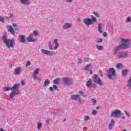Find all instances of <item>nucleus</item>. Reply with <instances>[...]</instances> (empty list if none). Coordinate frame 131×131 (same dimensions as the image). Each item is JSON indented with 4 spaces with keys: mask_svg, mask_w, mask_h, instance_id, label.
<instances>
[{
    "mask_svg": "<svg viewBox=\"0 0 131 131\" xmlns=\"http://www.w3.org/2000/svg\"><path fill=\"white\" fill-rule=\"evenodd\" d=\"M50 83H51V81L50 80L47 79L44 81L43 86L45 88H47V86H49V85H50Z\"/></svg>",
    "mask_w": 131,
    "mask_h": 131,
    "instance_id": "nucleus-21",
    "label": "nucleus"
},
{
    "mask_svg": "<svg viewBox=\"0 0 131 131\" xmlns=\"http://www.w3.org/2000/svg\"><path fill=\"white\" fill-rule=\"evenodd\" d=\"M21 5L24 6H29L31 4V1L30 0H20Z\"/></svg>",
    "mask_w": 131,
    "mask_h": 131,
    "instance_id": "nucleus-14",
    "label": "nucleus"
},
{
    "mask_svg": "<svg viewBox=\"0 0 131 131\" xmlns=\"http://www.w3.org/2000/svg\"><path fill=\"white\" fill-rule=\"evenodd\" d=\"M66 3H72L73 0H66Z\"/></svg>",
    "mask_w": 131,
    "mask_h": 131,
    "instance_id": "nucleus-44",
    "label": "nucleus"
},
{
    "mask_svg": "<svg viewBox=\"0 0 131 131\" xmlns=\"http://www.w3.org/2000/svg\"><path fill=\"white\" fill-rule=\"evenodd\" d=\"M18 40H19L20 42L23 43H26V39H25V36L24 35H21L18 36Z\"/></svg>",
    "mask_w": 131,
    "mask_h": 131,
    "instance_id": "nucleus-17",
    "label": "nucleus"
},
{
    "mask_svg": "<svg viewBox=\"0 0 131 131\" xmlns=\"http://www.w3.org/2000/svg\"><path fill=\"white\" fill-rule=\"evenodd\" d=\"M102 24H98V31L99 33H103V31L102 30Z\"/></svg>",
    "mask_w": 131,
    "mask_h": 131,
    "instance_id": "nucleus-27",
    "label": "nucleus"
},
{
    "mask_svg": "<svg viewBox=\"0 0 131 131\" xmlns=\"http://www.w3.org/2000/svg\"><path fill=\"white\" fill-rule=\"evenodd\" d=\"M98 108H99V107H97V109H98Z\"/></svg>",
    "mask_w": 131,
    "mask_h": 131,
    "instance_id": "nucleus-54",
    "label": "nucleus"
},
{
    "mask_svg": "<svg viewBox=\"0 0 131 131\" xmlns=\"http://www.w3.org/2000/svg\"><path fill=\"white\" fill-rule=\"evenodd\" d=\"M125 115H126V117L127 118H130V115H129V113L127 112V111L124 112Z\"/></svg>",
    "mask_w": 131,
    "mask_h": 131,
    "instance_id": "nucleus-37",
    "label": "nucleus"
},
{
    "mask_svg": "<svg viewBox=\"0 0 131 131\" xmlns=\"http://www.w3.org/2000/svg\"><path fill=\"white\" fill-rule=\"evenodd\" d=\"M130 40L129 39L121 38V41L122 44L114 48V50L113 51V54L116 56V54H117V51H119V50L125 49H127V48H129V45H128V42H129Z\"/></svg>",
    "mask_w": 131,
    "mask_h": 131,
    "instance_id": "nucleus-2",
    "label": "nucleus"
},
{
    "mask_svg": "<svg viewBox=\"0 0 131 131\" xmlns=\"http://www.w3.org/2000/svg\"><path fill=\"white\" fill-rule=\"evenodd\" d=\"M14 17H15L14 16V14L11 13V14H10V16H9V18H14Z\"/></svg>",
    "mask_w": 131,
    "mask_h": 131,
    "instance_id": "nucleus-43",
    "label": "nucleus"
},
{
    "mask_svg": "<svg viewBox=\"0 0 131 131\" xmlns=\"http://www.w3.org/2000/svg\"><path fill=\"white\" fill-rule=\"evenodd\" d=\"M39 71H40V69L37 68L35 69V70L33 72L32 74V77L34 79V80L35 81L37 80L38 82H41V78L39 77H37V75L38 73H39Z\"/></svg>",
    "mask_w": 131,
    "mask_h": 131,
    "instance_id": "nucleus-6",
    "label": "nucleus"
},
{
    "mask_svg": "<svg viewBox=\"0 0 131 131\" xmlns=\"http://www.w3.org/2000/svg\"><path fill=\"white\" fill-rule=\"evenodd\" d=\"M93 15H94V16H95L96 18H100V17H101V15L99 14V12H98L94 11Z\"/></svg>",
    "mask_w": 131,
    "mask_h": 131,
    "instance_id": "nucleus-30",
    "label": "nucleus"
},
{
    "mask_svg": "<svg viewBox=\"0 0 131 131\" xmlns=\"http://www.w3.org/2000/svg\"><path fill=\"white\" fill-rule=\"evenodd\" d=\"M91 18L92 19L90 18H84L83 19V22L85 25L90 26V25H92L93 24V22H97V18L94 16V15H91Z\"/></svg>",
    "mask_w": 131,
    "mask_h": 131,
    "instance_id": "nucleus-5",
    "label": "nucleus"
},
{
    "mask_svg": "<svg viewBox=\"0 0 131 131\" xmlns=\"http://www.w3.org/2000/svg\"><path fill=\"white\" fill-rule=\"evenodd\" d=\"M2 40L4 43L6 45V47L10 49V48H14L16 43L15 42V39H8L7 36H3L2 37Z\"/></svg>",
    "mask_w": 131,
    "mask_h": 131,
    "instance_id": "nucleus-3",
    "label": "nucleus"
},
{
    "mask_svg": "<svg viewBox=\"0 0 131 131\" xmlns=\"http://www.w3.org/2000/svg\"><path fill=\"white\" fill-rule=\"evenodd\" d=\"M71 27H72V24L69 23L64 24L62 26V28L64 30L69 29V28H71Z\"/></svg>",
    "mask_w": 131,
    "mask_h": 131,
    "instance_id": "nucleus-15",
    "label": "nucleus"
},
{
    "mask_svg": "<svg viewBox=\"0 0 131 131\" xmlns=\"http://www.w3.org/2000/svg\"><path fill=\"white\" fill-rule=\"evenodd\" d=\"M60 81V79L57 78L53 80V83L54 84H58L59 83V81Z\"/></svg>",
    "mask_w": 131,
    "mask_h": 131,
    "instance_id": "nucleus-33",
    "label": "nucleus"
},
{
    "mask_svg": "<svg viewBox=\"0 0 131 131\" xmlns=\"http://www.w3.org/2000/svg\"><path fill=\"white\" fill-rule=\"evenodd\" d=\"M19 86V83H15L12 88H10L9 86L4 87L3 91L4 92H9V91H12V92L10 94V97L11 99H13L15 96H17V95H19L20 93V91H19V90H18Z\"/></svg>",
    "mask_w": 131,
    "mask_h": 131,
    "instance_id": "nucleus-1",
    "label": "nucleus"
},
{
    "mask_svg": "<svg viewBox=\"0 0 131 131\" xmlns=\"http://www.w3.org/2000/svg\"><path fill=\"white\" fill-rule=\"evenodd\" d=\"M71 99L75 101H78V102L80 104H83L84 102H85L84 100L81 99L80 98V96H79V95L78 94L72 95L71 97Z\"/></svg>",
    "mask_w": 131,
    "mask_h": 131,
    "instance_id": "nucleus-8",
    "label": "nucleus"
},
{
    "mask_svg": "<svg viewBox=\"0 0 131 131\" xmlns=\"http://www.w3.org/2000/svg\"><path fill=\"white\" fill-rule=\"evenodd\" d=\"M103 35V36H107V34L106 33H104Z\"/></svg>",
    "mask_w": 131,
    "mask_h": 131,
    "instance_id": "nucleus-49",
    "label": "nucleus"
},
{
    "mask_svg": "<svg viewBox=\"0 0 131 131\" xmlns=\"http://www.w3.org/2000/svg\"><path fill=\"white\" fill-rule=\"evenodd\" d=\"M78 94L81 95V97H83L84 98H85L86 97V94H85V93L82 91H80L78 92Z\"/></svg>",
    "mask_w": 131,
    "mask_h": 131,
    "instance_id": "nucleus-24",
    "label": "nucleus"
},
{
    "mask_svg": "<svg viewBox=\"0 0 131 131\" xmlns=\"http://www.w3.org/2000/svg\"><path fill=\"white\" fill-rule=\"evenodd\" d=\"M30 65H31V62L30 61H27L26 67H27L28 66H30Z\"/></svg>",
    "mask_w": 131,
    "mask_h": 131,
    "instance_id": "nucleus-40",
    "label": "nucleus"
},
{
    "mask_svg": "<svg viewBox=\"0 0 131 131\" xmlns=\"http://www.w3.org/2000/svg\"><path fill=\"white\" fill-rule=\"evenodd\" d=\"M0 131H5V129H3L2 128H0Z\"/></svg>",
    "mask_w": 131,
    "mask_h": 131,
    "instance_id": "nucleus-50",
    "label": "nucleus"
},
{
    "mask_svg": "<svg viewBox=\"0 0 131 131\" xmlns=\"http://www.w3.org/2000/svg\"><path fill=\"white\" fill-rule=\"evenodd\" d=\"M0 21H1L2 22H4V17H2L0 16Z\"/></svg>",
    "mask_w": 131,
    "mask_h": 131,
    "instance_id": "nucleus-45",
    "label": "nucleus"
},
{
    "mask_svg": "<svg viewBox=\"0 0 131 131\" xmlns=\"http://www.w3.org/2000/svg\"><path fill=\"white\" fill-rule=\"evenodd\" d=\"M81 62H82L81 59L79 58L78 61V63H81Z\"/></svg>",
    "mask_w": 131,
    "mask_h": 131,
    "instance_id": "nucleus-47",
    "label": "nucleus"
},
{
    "mask_svg": "<svg viewBox=\"0 0 131 131\" xmlns=\"http://www.w3.org/2000/svg\"><path fill=\"white\" fill-rule=\"evenodd\" d=\"M62 82H63L64 84L66 85H71V84L73 83L71 78H64L62 79Z\"/></svg>",
    "mask_w": 131,
    "mask_h": 131,
    "instance_id": "nucleus-12",
    "label": "nucleus"
},
{
    "mask_svg": "<svg viewBox=\"0 0 131 131\" xmlns=\"http://www.w3.org/2000/svg\"><path fill=\"white\" fill-rule=\"evenodd\" d=\"M127 86L129 89H131V76L127 81Z\"/></svg>",
    "mask_w": 131,
    "mask_h": 131,
    "instance_id": "nucleus-31",
    "label": "nucleus"
},
{
    "mask_svg": "<svg viewBox=\"0 0 131 131\" xmlns=\"http://www.w3.org/2000/svg\"><path fill=\"white\" fill-rule=\"evenodd\" d=\"M59 39H55L54 40V45L53 46L52 45V42L49 41L48 42V47L50 51H56V50H58L59 49V47H60V44H59Z\"/></svg>",
    "mask_w": 131,
    "mask_h": 131,
    "instance_id": "nucleus-4",
    "label": "nucleus"
},
{
    "mask_svg": "<svg viewBox=\"0 0 131 131\" xmlns=\"http://www.w3.org/2000/svg\"><path fill=\"white\" fill-rule=\"evenodd\" d=\"M83 118H84V121H85V122L89 121V120H90L91 119V118H90V116L87 115L84 116Z\"/></svg>",
    "mask_w": 131,
    "mask_h": 131,
    "instance_id": "nucleus-28",
    "label": "nucleus"
},
{
    "mask_svg": "<svg viewBox=\"0 0 131 131\" xmlns=\"http://www.w3.org/2000/svg\"><path fill=\"white\" fill-rule=\"evenodd\" d=\"M26 83H25V81H24V80H22V81H21V85H25Z\"/></svg>",
    "mask_w": 131,
    "mask_h": 131,
    "instance_id": "nucleus-42",
    "label": "nucleus"
},
{
    "mask_svg": "<svg viewBox=\"0 0 131 131\" xmlns=\"http://www.w3.org/2000/svg\"><path fill=\"white\" fill-rule=\"evenodd\" d=\"M115 124V121H114V120H111L108 126L109 129H112Z\"/></svg>",
    "mask_w": 131,
    "mask_h": 131,
    "instance_id": "nucleus-20",
    "label": "nucleus"
},
{
    "mask_svg": "<svg viewBox=\"0 0 131 131\" xmlns=\"http://www.w3.org/2000/svg\"><path fill=\"white\" fill-rule=\"evenodd\" d=\"M33 34L35 35V36H37V35H38V31L36 30L34 31Z\"/></svg>",
    "mask_w": 131,
    "mask_h": 131,
    "instance_id": "nucleus-38",
    "label": "nucleus"
},
{
    "mask_svg": "<svg viewBox=\"0 0 131 131\" xmlns=\"http://www.w3.org/2000/svg\"><path fill=\"white\" fill-rule=\"evenodd\" d=\"M96 48L97 50H98V51H102V50H103V46H97Z\"/></svg>",
    "mask_w": 131,
    "mask_h": 131,
    "instance_id": "nucleus-36",
    "label": "nucleus"
},
{
    "mask_svg": "<svg viewBox=\"0 0 131 131\" xmlns=\"http://www.w3.org/2000/svg\"><path fill=\"white\" fill-rule=\"evenodd\" d=\"M33 36V34H31L30 36L27 37L26 38L27 41L29 42H34V41L35 40V39L32 38V36Z\"/></svg>",
    "mask_w": 131,
    "mask_h": 131,
    "instance_id": "nucleus-18",
    "label": "nucleus"
},
{
    "mask_svg": "<svg viewBox=\"0 0 131 131\" xmlns=\"http://www.w3.org/2000/svg\"><path fill=\"white\" fill-rule=\"evenodd\" d=\"M97 113V111H96V110H93L92 111L93 115H96Z\"/></svg>",
    "mask_w": 131,
    "mask_h": 131,
    "instance_id": "nucleus-41",
    "label": "nucleus"
},
{
    "mask_svg": "<svg viewBox=\"0 0 131 131\" xmlns=\"http://www.w3.org/2000/svg\"><path fill=\"white\" fill-rule=\"evenodd\" d=\"M87 88H91L92 86V80L90 79L86 83Z\"/></svg>",
    "mask_w": 131,
    "mask_h": 131,
    "instance_id": "nucleus-23",
    "label": "nucleus"
},
{
    "mask_svg": "<svg viewBox=\"0 0 131 131\" xmlns=\"http://www.w3.org/2000/svg\"><path fill=\"white\" fill-rule=\"evenodd\" d=\"M126 56H127V54H126V53L121 52L119 54V55H118V59H121V58H125Z\"/></svg>",
    "mask_w": 131,
    "mask_h": 131,
    "instance_id": "nucleus-19",
    "label": "nucleus"
},
{
    "mask_svg": "<svg viewBox=\"0 0 131 131\" xmlns=\"http://www.w3.org/2000/svg\"><path fill=\"white\" fill-rule=\"evenodd\" d=\"M120 115H121V112L117 109L112 112L110 117L117 118V117H120Z\"/></svg>",
    "mask_w": 131,
    "mask_h": 131,
    "instance_id": "nucleus-11",
    "label": "nucleus"
},
{
    "mask_svg": "<svg viewBox=\"0 0 131 131\" xmlns=\"http://www.w3.org/2000/svg\"><path fill=\"white\" fill-rule=\"evenodd\" d=\"M22 72V68L18 67L14 70V75H19Z\"/></svg>",
    "mask_w": 131,
    "mask_h": 131,
    "instance_id": "nucleus-16",
    "label": "nucleus"
},
{
    "mask_svg": "<svg viewBox=\"0 0 131 131\" xmlns=\"http://www.w3.org/2000/svg\"><path fill=\"white\" fill-rule=\"evenodd\" d=\"M116 68L118 69H120V68H122V64L120 63H118L117 65H116Z\"/></svg>",
    "mask_w": 131,
    "mask_h": 131,
    "instance_id": "nucleus-35",
    "label": "nucleus"
},
{
    "mask_svg": "<svg viewBox=\"0 0 131 131\" xmlns=\"http://www.w3.org/2000/svg\"><path fill=\"white\" fill-rule=\"evenodd\" d=\"M91 102L94 104V105H95L96 104H97V100H96V99H92L91 100Z\"/></svg>",
    "mask_w": 131,
    "mask_h": 131,
    "instance_id": "nucleus-39",
    "label": "nucleus"
},
{
    "mask_svg": "<svg viewBox=\"0 0 131 131\" xmlns=\"http://www.w3.org/2000/svg\"><path fill=\"white\" fill-rule=\"evenodd\" d=\"M6 28L8 32L11 33L12 35H15V31L14 30V29H13V27H12V26H7Z\"/></svg>",
    "mask_w": 131,
    "mask_h": 131,
    "instance_id": "nucleus-13",
    "label": "nucleus"
},
{
    "mask_svg": "<svg viewBox=\"0 0 131 131\" xmlns=\"http://www.w3.org/2000/svg\"><path fill=\"white\" fill-rule=\"evenodd\" d=\"M41 52L43 55H47V56H55L56 55L55 52L46 50L45 49H41Z\"/></svg>",
    "mask_w": 131,
    "mask_h": 131,
    "instance_id": "nucleus-10",
    "label": "nucleus"
},
{
    "mask_svg": "<svg viewBox=\"0 0 131 131\" xmlns=\"http://www.w3.org/2000/svg\"><path fill=\"white\" fill-rule=\"evenodd\" d=\"M42 126V124L40 122H38L37 123V129H40Z\"/></svg>",
    "mask_w": 131,
    "mask_h": 131,
    "instance_id": "nucleus-29",
    "label": "nucleus"
},
{
    "mask_svg": "<svg viewBox=\"0 0 131 131\" xmlns=\"http://www.w3.org/2000/svg\"><path fill=\"white\" fill-rule=\"evenodd\" d=\"M116 72L115 71V70L113 68H110L107 71V77L109 79H114L115 78V77L116 76Z\"/></svg>",
    "mask_w": 131,
    "mask_h": 131,
    "instance_id": "nucleus-7",
    "label": "nucleus"
},
{
    "mask_svg": "<svg viewBox=\"0 0 131 131\" xmlns=\"http://www.w3.org/2000/svg\"><path fill=\"white\" fill-rule=\"evenodd\" d=\"M91 69H93V65L92 64H89L84 67V70L89 71Z\"/></svg>",
    "mask_w": 131,
    "mask_h": 131,
    "instance_id": "nucleus-22",
    "label": "nucleus"
},
{
    "mask_svg": "<svg viewBox=\"0 0 131 131\" xmlns=\"http://www.w3.org/2000/svg\"><path fill=\"white\" fill-rule=\"evenodd\" d=\"M100 76H103V74H102V71L99 70Z\"/></svg>",
    "mask_w": 131,
    "mask_h": 131,
    "instance_id": "nucleus-46",
    "label": "nucleus"
},
{
    "mask_svg": "<svg viewBox=\"0 0 131 131\" xmlns=\"http://www.w3.org/2000/svg\"><path fill=\"white\" fill-rule=\"evenodd\" d=\"M122 119H125V116H122Z\"/></svg>",
    "mask_w": 131,
    "mask_h": 131,
    "instance_id": "nucleus-53",
    "label": "nucleus"
},
{
    "mask_svg": "<svg viewBox=\"0 0 131 131\" xmlns=\"http://www.w3.org/2000/svg\"><path fill=\"white\" fill-rule=\"evenodd\" d=\"M93 81L97 83V84H99V85H103V82L101 80L100 77H99V75L97 74H95L92 77Z\"/></svg>",
    "mask_w": 131,
    "mask_h": 131,
    "instance_id": "nucleus-9",
    "label": "nucleus"
},
{
    "mask_svg": "<svg viewBox=\"0 0 131 131\" xmlns=\"http://www.w3.org/2000/svg\"><path fill=\"white\" fill-rule=\"evenodd\" d=\"M57 89H58V86H57L56 85H53V87H50L49 88V90L51 91V92H54V90H56Z\"/></svg>",
    "mask_w": 131,
    "mask_h": 131,
    "instance_id": "nucleus-26",
    "label": "nucleus"
},
{
    "mask_svg": "<svg viewBox=\"0 0 131 131\" xmlns=\"http://www.w3.org/2000/svg\"><path fill=\"white\" fill-rule=\"evenodd\" d=\"M126 23H131V17L128 16L125 19Z\"/></svg>",
    "mask_w": 131,
    "mask_h": 131,
    "instance_id": "nucleus-32",
    "label": "nucleus"
},
{
    "mask_svg": "<svg viewBox=\"0 0 131 131\" xmlns=\"http://www.w3.org/2000/svg\"><path fill=\"white\" fill-rule=\"evenodd\" d=\"M102 41H103V39L102 38H98L95 40V42H96L97 43H99V42H102Z\"/></svg>",
    "mask_w": 131,
    "mask_h": 131,
    "instance_id": "nucleus-34",
    "label": "nucleus"
},
{
    "mask_svg": "<svg viewBox=\"0 0 131 131\" xmlns=\"http://www.w3.org/2000/svg\"><path fill=\"white\" fill-rule=\"evenodd\" d=\"M13 27H17V24H12Z\"/></svg>",
    "mask_w": 131,
    "mask_h": 131,
    "instance_id": "nucleus-48",
    "label": "nucleus"
},
{
    "mask_svg": "<svg viewBox=\"0 0 131 131\" xmlns=\"http://www.w3.org/2000/svg\"><path fill=\"white\" fill-rule=\"evenodd\" d=\"M90 74H93V71H92V70H90Z\"/></svg>",
    "mask_w": 131,
    "mask_h": 131,
    "instance_id": "nucleus-52",
    "label": "nucleus"
},
{
    "mask_svg": "<svg viewBox=\"0 0 131 131\" xmlns=\"http://www.w3.org/2000/svg\"><path fill=\"white\" fill-rule=\"evenodd\" d=\"M46 122H47V124H49V122H50V120H47Z\"/></svg>",
    "mask_w": 131,
    "mask_h": 131,
    "instance_id": "nucleus-51",
    "label": "nucleus"
},
{
    "mask_svg": "<svg viewBox=\"0 0 131 131\" xmlns=\"http://www.w3.org/2000/svg\"><path fill=\"white\" fill-rule=\"evenodd\" d=\"M128 71V70H123L122 72V75H123V76H126V75H127Z\"/></svg>",
    "mask_w": 131,
    "mask_h": 131,
    "instance_id": "nucleus-25",
    "label": "nucleus"
}]
</instances>
